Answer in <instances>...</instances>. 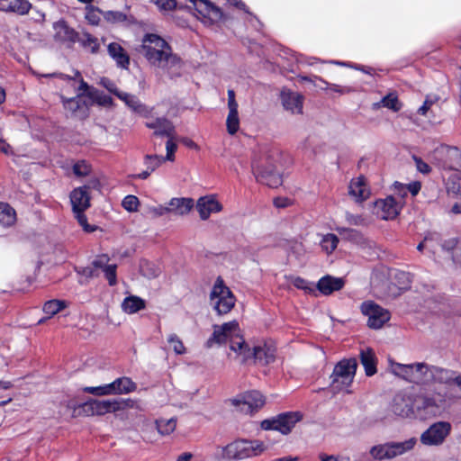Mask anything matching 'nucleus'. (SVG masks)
<instances>
[{"label": "nucleus", "mask_w": 461, "mask_h": 461, "mask_svg": "<svg viewBox=\"0 0 461 461\" xmlns=\"http://www.w3.org/2000/svg\"><path fill=\"white\" fill-rule=\"evenodd\" d=\"M140 52L150 66L169 73L172 68L180 64V59L173 54L170 45L160 36L146 34L141 41Z\"/></svg>", "instance_id": "1"}, {"label": "nucleus", "mask_w": 461, "mask_h": 461, "mask_svg": "<svg viewBox=\"0 0 461 461\" xmlns=\"http://www.w3.org/2000/svg\"><path fill=\"white\" fill-rule=\"evenodd\" d=\"M214 342L218 344L229 342L230 350L242 362L247 361L251 356L250 348L245 342L236 321L225 322L222 325H215L212 336L207 341L208 347H211Z\"/></svg>", "instance_id": "2"}, {"label": "nucleus", "mask_w": 461, "mask_h": 461, "mask_svg": "<svg viewBox=\"0 0 461 461\" xmlns=\"http://www.w3.org/2000/svg\"><path fill=\"white\" fill-rule=\"evenodd\" d=\"M280 158L278 150H265L252 163V170L258 183L271 188L282 184V177L277 171Z\"/></svg>", "instance_id": "3"}, {"label": "nucleus", "mask_w": 461, "mask_h": 461, "mask_svg": "<svg viewBox=\"0 0 461 461\" xmlns=\"http://www.w3.org/2000/svg\"><path fill=\"white\" fill-rule=\"evenodd\" d=\"M417 442L415 437L403 441H387L373 446L369 454L375 461L391 460L413 450Z\"/></svg>", "instance_id": "4"}, {"label": "nucleus", "mask_w": 461, "mask_h": 461, "mask_svg": "<svg viewBox=\"0 0 461 461\" xmlns=\"http://www.w3.org/2000/svg\"><path fill=\"white\" fill-rule=\"evenodd\" d=\"M390 368L394 375L409 383L416 384H429V378L431 377L430 366L426 363L418 362L404 365L392 361Z\"/></svg>", "instance_id": "5"}, {"label": "nucleus", "mask_w": 461, "mask_h": 461, "mask_svg": "<svg viewBox=\"0 0 461 461\" xmlns=\"http://www.w3.org/2000/svg\"><path fill=\"white\" fill-rule=\"evenodd\" d=\"M357 367V363L355 358L340 360L334 366L333 372L330 375L333 390L337 392L345 391L347 393H350L349 387L353 383Z\"/></svg>", "instance_id": "6"}, {"label": "nucleus", "mask_w": 461, "mask_h": 461, "mask_svg": "<svg viewBox=\"0 0 461 461\" xmlns=\"http://www.w3.org/2000/svg\"><path fill=\"white\" fill-rule=\"evenodd\" d=\"M210 303L219 315L227 314L235 306L236 298L221 276L217 277L211 290Z\"/></svg>", "instance_id": "7"}, {"label": "nucleus", "mask_w": 461, "mask_h": 461, "mask_svg": "<svg viewBox=\"0 0 461 461\" xmlns=\"http://www.w3.org/2000/svg\"><path fill=\"white\" fill-rule=\"evenodd\" d=\"M266 450V446L259 440L240 439L224 447V455L230 459L242 460L259 456Z\"/></svg>", "instance_id": "8"}, {"label": "nucleus", "mask_w": 461, "mask_h": 461, "mask_svg": "<svg viewBox=\"0 0 461 461\" xmlns=\"http://www.w3.org/2000/svg\"><path fill=\"white\" fill-rule=\"evenodd\" d=\"M432 159L443 169L461 172V149L456 147L438 146L432 153Z\"/></svg>", "instance_id": "9"}, {"label": "nucleus", "mask_w": 461, "mask_h": 461, "mask_svg": "<svg viewBox=\"0 0 461 461\" xmlns=\"http://www.w3.org/2000/svg\"><path fill=\"white\" fill-rule=\"evenodd\" d=\"M452 430L448 421H437L432 423L420 437V441L426 447H439L443 445Z\"/></svg>", "instance_id": "10"}, {"label": "nucleus", "mask_w": 461, "mask_h": 461, "mask_svg": "<svg viewBox=\"0 0 461 461\" xmlns=\"http://www.w3.org/2000/svg\"><path fill=\"white\" fill-rule=\"evenodd\" d=\"M302 418L300 411L284 412L273 419L264 420L261 422V428L265 430H277L286 435Z\"/></svg>", "instance_id": "11"}, {"label": "nucleus", "mask_w": 461, "mask_h": 461, "mask_svg": "<svg viewBox=\"0 0 461 461\" xmlns=\"http://www.w3.org/2000/svg\"><path fill=\"white\" fill-rule=\"evenodd\" d=\"M360 311L367 319V326L374 330L381 329L391 318L389 311L373 301L362 303Z\"/></svg>", "instance_id": "12"}, {"label": "nucleus", "mask_w": 461, "mask_h": 461, "mask_svg": "<svg viewBox=\"0 0 461 461\" xmlns=\"http://www.w3.org/2000/svg\"><path fill=\"white\" fill-rule=\"evenodd\" d=\"M233 406L237 407L240 411L245 413H253L265 404V398L261 393L258 391L246 392L230 400Z\"/></svg>", "instance_id": "13"}, {"label": "nucleus", "mask_w": 461, "mask_h": 461, "mask_svg": "<svg viewBox=\"0 0 461 461\" xmlns=\"http://www.w3.org/2000/svg\"><path fill=\"white\" fill-rule=\"evenodd\" d=\"M403 203L397 201L393 195H388L384 199H379L375 203V213L382 220H393L398 216Z\"/></svg>", "instance_id": "14"}, {"label": "nucleus", "mask_w": 461, "mask_h": 461, "mask_svg": "<svg viewBox=\"0 0 461 461\" xmlns=\"http://www.w3.org/2000/svg\"><path fill=\"white\" fill-rule=\"evenodd\" d=\"M193 7L195 16L205 25H212L221 19V9L209 0H198Z\"/></svg>", "instance_id": "15"}, {"label": "nucleus", "mask_w": 461, "mask_h": 461, "mask_svg": "<svg viewBox=\"0 0 461 461\" xmlns=\"http://www.w3.org/2000/svg\"><path fill=\"white\" fill-rule=\"evenodd\" d=\"M222 208L215 194L202 196L196 202V210L203 221L208 220L212 213L221 212Z\"/></svg>", "instance_id": "16"}, {"label": "nucleus", "mask_w": 461, "mask_h": 461, "mask_svg": "<svg viewBox=\"0 0 461 461\" xmlns=\"http://www.w3.org/2000/svg\"><path fill=\"white\" fill-rule=\"evenodd\" d=\"M414 415L420 419L434 416L439 410L437 401L430 396L419 395L413 400Z\"/></svg>", "instance_id": "17"}, {"label": "nucleus", "mask_w": 461, "mask_h": 461, "mask_svg": "<svg viewBox=\"0 0 461 461\" xmlns=\"http://www.w3.org/2000/svg\"><path fill=\"white\" fill-rule=\"evenodd\" d=\"M145 126L153 131V135L158 137H171L176 129L171 121L166 117H151V113L146 118Z\"/></svg>", "instance_id": "18"}, {"label": "nucleus", "mask_w": 461, "mask_h": 461, "mask_svg": "<svg viewBox=\"0 0 461 461\" xmlns=\"http://www.w3.org/2000/svg\"><path fill=\"white\" fill-rule=\"evenodd\" d=\"M238 103L235 99V92L232 89L228 90V109L229 113L226 119L227 131L234 135L240 129V118L238 113Z\"/></svg>", "instance_id": "19"}, {"label": "nucleus", "mask_w": 461, "mask_h": 461, "mask_svg": "<svg viewBox=\"0 0 461 461\" xmlns=\"http://www.w3.org/2000/svg\"><path fill=\"white\" fill-rule=\"evenodd\" d=\"M392 411L397 416L411 417L414 415L413 400L407 394L398 393L393 400Z\"/></svg>", "instance_id": "20"}, {"label": "nucleus", "mask_w": 461, "mask_h": 461, "mask_svg": "<svg viewBox=\"0 0 461 461\" xmlns=\"http://www.w3.org/2000/svg\"><path fill=\"white\" fill-rule=\"evenodd\" d=\"M281 100L285 109L292 113H302L303 97L299 93L284 89L281 92Z\"/></svg>", "instance_id": "21"}, {"label": "nucleus", "mask_w": 461, "mask_h": 461, "mask_svg": "<svg viewBox=\"0 0 461 461\" xmlns=\"http://www.w3.org/2000/svg\"><path fill=\"white\" fill-rule=\"evenodd\" d=\"M72 211H86L90 207V194L86 191V187H77L72 190L69 195Z\"/></svg>", "instance_id": "22"}, {"label": "nucleus", "mask_w": 461, "mask_h": 461, "mask_svg": "<svg viewBox=\"0 0 461 461\" xmlns=\"http://www.w3.org/2000/svg\"><path fill=\"white\" fill-rule=\"evenodd\" d=\"M54 38L64 43H73L77 41V32L68 26L64 20H59L53 24Z\"/></svg>", "instance_id": "23"}, {"label": "nucleus", "mask_w": 461, "mask_h": 461, "mask_svg": "<svg viewBox=\"0 0 461 461\" xmlns=\"http://www.w3.org/2000/svg\"><path fill=\"white\" fill-rule=\"evenodd\" d=\"M345 282L341 277H334L330 275L322 276L317 283L315 288L323 295H330L333 292L343 288Z\"/></svg>", "instance_id": "24"}, {"label": "nucleus", "mask_w": 461, "mask_h": 461, "mask_svg": "<svg viewBox=\"0 0 461 461\" xmlns=\"http://www.w3.org/2000/svg\"><path fill=\"white\" fill-rule=\"evenodd\" d=\"M250 353L249 359L253 357L262 365H268L276 358L275 347L266 343L254 347L252 350L250 349Z\"/></svg>", "instance_id": "25"}, {"label": "nucleus", "mask_w": 461, "mask_h": 461, "mask_svg": "<svg viewBox=\"0 0 461 461\" xmlns=\"http://www.w3.org/2000/svg\"><path fill=\"white\" fill-rule=\"evenodd\" d=\"M107 52L118 68L122 69L129 68L130 57L121 44L118 42L109 43L107 46Z\"/></svg>", "instance_id": "26"}, {"label": "nucleus", "mask_w": 461, "mask_h": 461, "mask_svg": "<svg viewBox=\"0 0 461 461\" xmlns=\"http://www.w3.org/2000/svg\"><path fill=\"white\" fill-rule=\"evenodd\" d=\"M117 97L123 101L125 104L134 113H139L144 118H148L149 115L152 113V108H149L141 104L139 98L134 95L121 92Z\"/></svg>", "instance_id": "27"}, {"label": "nucleus", "mask_w": 461, "mask_h": 461, "mask_svg": "<svg viewBox=\"0 0 461 461\" xmlns=\"http://www.w3.org/2000/svg\"><path fill=\"white\" fill-rule=\"evenodd\" d=\"M348 194L356 202H363L369 197L370 190L364 176H358L351 180Z\"/></svg>", "instance_id": "28"}, {"label": "nucleus", "mask_w": 461, "mask_h": 461, "mask_svg": "<svg viewBox=\"0 0 461 461\" xmlns=\"http://www.w3.org/2000/svg\"><path fill=\"white\" fill-rule=\"evenodd\" d=\"M169 213L184 216L190 212L194 207V200L185 197H174L167 203Z\"/></svg>", "instance_id": "29"}, {"label": "nucleus", "mask_w": 461, "mask_h": 461, "mask_svg": "<svg viewBox=\"0 0 461 461\" xmlns=\"http://www.w3.org/2000/svg\"><path fill=\"white\" fill-rule=\"evenodd\" d=\"M92 414L95 415H104L105 413L115 411L119 408V403L116 401L110 400H93L85 404Z\"/></svg>", "instance_id": "30"}, {"label": "nucleus", "mask_w": 461, "mask_h": 461, "mask_svg": "<svg viewBox=\"0 0 461 461\" xmlns=\"http://www.w3.org/2000/svg\"><path fill=\"white\" fill-rule=\"evenodd\" d=\"M360 361L365 368L367 376H372L376 373V357L371 348H362L360 351Z\"/></svg>", "instance_id": "31"}, {"label": "nucleus", "mask_w": 461, "mask_h": 461, "mask_svg": "<svg viewBox=\"0 0 461 461\" xmlns=\"http://www.w3.org/2000/svg\"><path fill=\"white\" fill-rule=\"evenodd\" d=\"M431 377L429 378V384H451L456 379L455 372L449 369H445L434 366H430Z\"/></svg>", "instance_id": "32"}, {"label": "nucleus", "mask_w": 461, "mask_h": 461, "mask_svg": "<svg viewBox=\"0 0 461 461\" xmlns=\"http://www.w3.org/2000/svg\"><path fill=\"white\" fill-rule=\"evenodd\" d=\"M112 394H124L134 392L136 384L129 377H120L110 383Z\"/></svg>", "instance_id": "33"}, {"label": "nucleus", "mask_w": 461, "mask_h": 461, "mask_svg": "<svg viewBox=\"0 0 461 461\" xmlns=\"http://www.w3.org/2000/svg\"><path fill=\"white\" fill-rule=\"evenodd\" d=\"M121 307L123 312L134 314L146 308V302L137 295H129L122 300Z\"/></svg>", "instance_id": "34"}, {"label": "nucleus", "mask_w": 461, "mask_h": 461, "mask_svg": "<svg viewBox=\"0 0 461 461\" xmlns=\"http://www.w3.org/2000/svg\"><path fill=\"white\" fill-rule=\"evenodd\" d=\"M0 11L25 14L29 12L27 0H0Z\"/></svg>", "instance_id": "35"}, {"label": "nucleus", "mask_w": 461, "mask_h": 461, "mask_svg": "<svg viewBox=\"0 0 461 461\" xmlns=\"http://www.w3.org/2000/svg\"><path fill=\"white\" fill-rule=\"evenodd\" d=\"M442 249L451 253L455 264L461 266V239L450 238L441 244Z\"/></svg>", "instance_id": "36"}, {"label": "nucleus", "mask_w": 461, "mask_h": 461, "mask_svg": "<svg viewBox=\"0 0 461 461\" xmlns=\"http://www.w3.org/2000/svg\"><path fill=\"white\" fill-rule=\"evenodd\" d=\"M80 46L90 53L95 54L99 51L100 43L99 40L90 34L89 32H84L79 37L77 38Z\"/></svg>", "instance_id": "37"}, {"label": "nucleus", "mask_w": 461, "mask_h": 461, "mask_svg": "<svg viewBox=\"0 0 461 461\" xmlns=\"http://www.w3.org/2000/svg\"><path fill=\"white\" fill-rule=\"evenodd\" d=\"M60 98L65 110L69 112L71 115L77 116L79 111L84 108L80 94H77L76 96L70 98H66L63 95H60Z\"/></svg>", "instance_id": "38"}, {"label": "nucleus", "mask_w": 461, "mask_h": 461, "mask_svg": "<svg viewBox=\"0 0 461 461\" xmlns=\"http://www.w3.org/2000/svg\"><path fill=\"white\" fill-rule=\"evenodd\" d=\"M15 211L7 203H0V225L9 227L15 222Z\"/></svg>", "instance_id": "39"}, {"label": "nucleus", "mask_w": 461, "mask_h": 461, "mask_svg": "<svg viewBox=\"0 0 461 461\" xmlns=\"http://www.w3.org/2000/svg\"><path fill=\"white\" fill-rule=\"evenodd\" d=\"M67 305V302L64 300L52 299L44 303L42 311L49 319L65 309Z\"/></svg>", "instance_id": "40"}, {"label": "nucleus", "mask_w": 461, "mask_h": 461, "mask_svg": "<svg viewBox=\"0 0 461 461\" xmlns=\"http://www.w3.org/2000/svg\"><path fill=\"white\" fill-rule=\"evenodd\" d=\"M62 77L68 81V84H71L72 82H75V81H77L79 83V86L77 89V94H80V97H82V95H86L88 96V93L94 89L93 87H90L88 86V84L84 81L81 74L79 71H76L75 73V76L74 77H69V76H62Z\"/></svg>", "instance_id": "41"}, {"label": "nucleus", "mask_w": 461, "mask_h": 461, "mask_svg": "<svg viewBox=\"0 0 461 461\" xmlns=\"http://www.w3.org/2000/svg\"><path fill=\"white\" fill-rule=\"evenodd\" d=\"M288 280L293 284L296 288L303 290L305 294H316V288L313 283L309 282L300 276H290Z\"/></svg>", "instance_id": "42"}, {"label": "nucleus", "mask_w": 461, "mask_h": 461, "mask_svg": "<svg viewBox=\"0 0 461 461\" xmlns=\"http://www.w3.org/2000/svg\"><path fill=\"white\" fill-rule=\"evenodd\" d=\"M156 427L159 434L163 436L169 435L176 429V420L174 418L157 420Z\"/></svg>", "instance_id": "43"}, {"label": "nucleus", "mask_w": 461, "mask_h": 461, "mask_svg": "<svg viewBox=\"0 0 461 461\" xmlns=\"http://www.w3.org/2000/svg\"><path fill=\"white\" fill-rule=\"evenodd\" d=\"M338 244L339 239L335 234L332 233L323 235L320 241L321 249L328 255L331 254L336 249Z\"/></svg>", "instance_id": "44"}, {"label": "nucleus", "mask_w": 461, "mask_h": 461, "mask_svg": "<svg viewBox=\"0 0 461 461\" xmlns=\"http://www.w3.org/2000/svg\"><path fill=\"white\" fill-rule=\"evenodd\" d=\"M163 156L160 155H146L143 158V164L149 172L153 173L164 163Z\"/></svg>", "instance_id": "45"}, {"label": "nucleus", "mask_w": 461, "mask_h": 461, "mask_svg": "<svg viewBox=\"0 0 461 461\" xmlns=\"http://www.w3.org/2000/svg\"><path fill=\"white\" fill-rule=\"evenodd\" d=\"M79 406L81 405L77 404L74 400L68 399L62 403L59 413L65 419L73 418L76 416L77 408Z\"/></svg>", "instance_id": "46"}, {"label": "nucleus", "mask_w": 461, "mask_h": 461, "mask_svg": "<svg viewBox=\"0 0 461 461\" xmlns=\"http://www.w3.org/2000/svg\"><path fill=\"white\" fill-rule=\"evenodd\" d=\"M167 140L166 142V156L163 157L164 161L173 162L175 160V153L177 149V144L176 142V132L172 134L171 137H167Z\"/></svg>", "instance_id": "47"}, {"label": "nucleus", "mask_w": 461, "mask_h": 461, "mask_svg": "<svg viewBox=\"0 0 461 461\" xmlns=\"http://www.w3.org/2000/svg\"><path fill=\"white\" fill-rule=\"evenodd\" d=\"M73 213L85 232L92 233L97 229L95 225H91L87 222V217L85 214V211L74 212Z\"/></svg>", "instance_id": "48"}, {"label": "nucleus", "mask_w": 461, "mask_h": 461, "mask_svg": "<svg viewBox=\"0 0 461 461\" xmlns=\"http://www.w3.org/2000/svg\"><path fill=\"white\" fill-rule=\"evenodd\" d=\"M122 206L127 212H134L139 210L140 201L137 196L132 195V194H128L123 198V200L122 202Z\"/></svg>", "instance_id": "49"}, {"label": "nucleus", "mask_w": 461, "mask_h": 461, "mask_svg": "<svg viewBox=\"0 0 461 461\" xmlns=\"http://www.w3.org/2000/svg\"><path fill=\"white\" fill-rule=\"evenodd\" d=\"M381 103L383 106L391 109L393 112H398L402 108V104H400L398 97L393 94H389L384 96Z\"/></svg>", "instance_id": "50"}, {"label": "nucleus", "mask_w": 461, "mask_h": 461, "mask_svg": "<svg viewBox=\"0 0 461 461\" xmlns=\"http://www.w3.org/2000/svg\"><path fill=\"white\" fill-rule=\"evenodd\" d=\"M167 342L172 346L173 350L176 355H183L186 352L185 347L177 335L174 333L170 334L167 337Z\"/></svg>", "instance_id": "51"}, {"label": "nucleus", "mask_w": 461, "mask_h": 461, "mask_svg": "<svg viewBox=\"0 0 461 461\" xmlns=\"http://www.w3.org/2000/svg\"><path fill=\"white\" fill-rule=\"evenodd\" d=\"M91 172V166L86 160H79L73 165V173L77 176H86Z\"/></svg>", "instance_id": "52"}, {"label": "nucleus", "mask_w": 461, "mask_h": 461, "mask_svg": "<svg viewBox=\"0 0 461 461\" xmlns=\"http://www.w3.org/2000/svg\"><path fill=\"white\" fill-rule=\"evenodd\" d=\"M86 20L92 25H97L100 22V12L93 5L86 7Z\"/></svg>", "instance_id": "53"}, {"label": "nucleus", "mask_w": 461, "mask_h": 461, "mask_svg": "<svg viewBox=\"0 0 461 461\" xmlns=\"http://www.w3.org/2000/svg\"><path fill=\"white\" fill-rule=\"evenodd\" d=\"M88 97L95 99L96 103L101 105H111L113 103L109 95H104L96 89H92L88 93Z\"/></svg>", "instance_id": "54"}, {"label": "nucleus", "mask_w": 461, "mask_h": 461, "mask_svg": "<svg viewBox=\"0 0 461 461\" xmlns=\"http://www.w3.org/2000/svg\"><path fill=\"white\" fill-rule=\"evenodd\" d=\"M140 270L143 276H147L148 278L156 277L160 273V269L154 264H151L149 262H144L143 264H141Z\"/></svg>", "instance_id": "55"}, {"label": "nucleus", "mask_w": 461, "mask_h": 461, "mask_svg": "<svg viewBox=\"0 0 461 461\" xmlns=\"http://www.w3.org/2000/svg\"><path fill=\"white\" fill-rule=\"evenodd\" d=\"M85 392L95 394V395H109L112 394L110 384L100 385V386H88L84 389Z\"/></svg>", "instance_id": "56"}, {"label": "nucleus", "mask_w": 461, "mask_h": 461, "mask_svg": "<svg viewBox=\"0 0 461 461\" xmlns=\"http://www.w3.org/2000/svg\"><path fill=\"white\" fill-rule=\"evenodd\" d=\"M117 266L115 264H112L104 271V277L108 281L109 285L113 286L117 284V274H116Z\"/></svg>", "instance_id": "57"}, {"label": "nucleus", "mask_w": 461, "mask_h": 461, "mask_svg": "<svg viewBox=\"0 0 461 461\" xmlns=\"http://www.w3.org/2000/svg\"><path fill=\"white\" fill-rule=\"evenodd\" d=\"M326 86V89L331 92L338 93L339 95H346L353 92V88L350 86H343L337 84H330L325 80L321 79Z\"/></svg>", "instance_id": "58"}, {"label": "nucleus", "mask_w": 461, "mask_h": 461, "mask_svg": "<svg viewBox=\"0 0 461 461\" xmlns=\"http://www.w3.org/2000/svg\"><path fill=\"white\" fill-rule=\"evenodd\" d=\"M394 194L393 196L396 197L397 201H402L404 203V198L407 195V188L404 184L395 182L393 185Z\"/></svg>", "instance_id": "59"}, {"label": "nucleus", "mask_w": 461, "mask_h": 461, "mask_svg": "<svg viewBox=\"0 0 461 461\" xmlns=\"http://www.w3.org/2000/svg\"><path fill=\"white\" fill-rule=\"evenodd\" d=\"M412 159L415 163L416 169L420 173L424 174V175H428L430 173V171H431L430 166L428 163H426L425 161H423L420 157L413 155Z\"/></svg>", "instance_id": "60"}, {"label": "nucleus", "mask_w": 461, "mask_h": 461, "mask_svg": "<svg viewBox=\"0 0 461 461\" xmlns=\"http://www.w3.org/2000/svg\"><path fill=\"white\" fill-rule=\"evenodd\" d=\"M160 11H171L176 6V0H151Z\"/></svg>", "instance_id": "61"}, {"label": "nucleus", "mask_w": 461, "mask_h": 461, "mask_svg": "<svg viewBox=\"0 0 461 461\" xmlns=\"http://www.w3.org/2000/svg\"><path fill=\"white\" fill-rule=\"evenodd\" d=\"M99 84L116 96L121 93V91L118 90L116 84L107 77H101Z\"/></svg>", "instance_id": "62"}, {"label": "nucleus", "mask_w": 461, "mask_h": 461, "mask_svg": "<svg viewBox=\"0 0 461 461\" xmlns=\"http://www.w3.org/2000/svg\"><path fill=\"white\" fill-rule=\"evenodd\" d=\"M110 265L111 264H109V258L106 255H101L93 261V266L96 269H101L103 272L104 271L106 267H109Z\"/></svg>", "instance_id": "63"}, {"label": "nucleus", "mask_w": 461, "mask_h": 461, "mask_svg": "<svg viewBox=\"0 0 461 461\" xmlns=\"http://www.w3.org/2000/svg\"><path fill=\"white\" fill-rule=\"evenodd\" d=\"M149 212L155 217L163 216L165 214L169 213L168 205H161L160 204L158 206L151 207V208H149Z\"/></svg>", "instance_id": "64"}]
</instances>
